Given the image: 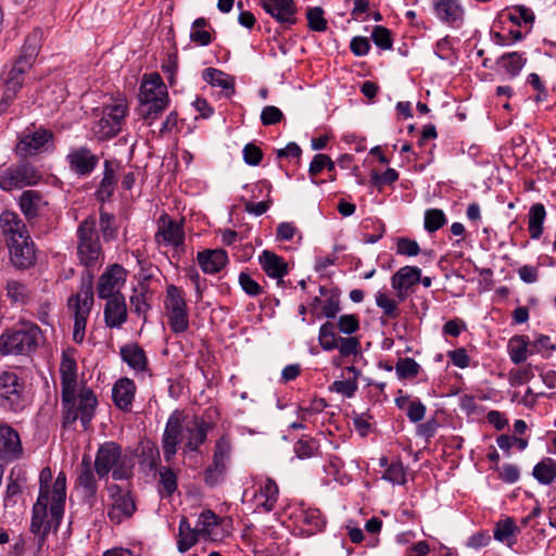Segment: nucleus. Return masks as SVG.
<instances>
[{"label": "nucleus", "instance_id": "nucleus-1", "mask_svg": "<svg viewBox=\"0 0 556 556\" xmlns=\"http://www.w3.org/2000/svg\"><path fill=\"white\" fill-rule=\"evenodd\" d=\"M134 462L113 441L102 443L96 454L94 470L100 479L112 472L114 480L128 479L132 475Z\"/></svg>", "mask_w": 556, "mask_h": 556}, {"label": "nucleus", "instance_id": "nucleus-2", "mask_svg": "<svg viewBox=\"0 0 556 556\" xmlns=\"http://www.w3.org/2000/svg\"><path fill=\"white\" fill-rule=\"evenodd\" d=\"M76 237L77 257L80 265L88 269L101 266L104 261V252L97 230L94 215H89L79 223Z\"/></svg>", "mask_w": 556, "mask_h": 556}, {"label": "nucleus", "instance_id": "nucleus-3", "mask_svg": "<svg viewBox=\"0 0 556 556\" xmlns=\"http://www.w3.org/2000/svg\"><path fill=\"white\" fill-rule=\"evenodd\" d=\"M138 98V113L151 125L168 105L167 88L159 74H151L143 79Z\"/></svg>", "mask_w": 556, "mask_h": 556}, {"label": "nucleus", "instance_id": "nucleus-4", "mask_svg": "<svg viewBox=\"0 0 556 556\" xmlns=\"http://www.w3.org/2000/svg\"><path fill=\"white\" fill-rule=\"evenodd\" d=\"M75 392L72 391L67 401L62 397L63 425L66 427L79 419L83 428L87 430L94 416L98 401L93 391L89 388H81L77 395Z\"/></svg>", "mask_w": 556, "mask_h": 556}, {"label": "nucleus", "instance_id": "nucleus-5", "mask_svg": "<svg viewBox=\"0 0 556 556\" xmlns=\"http://www.w3.org/2000/svg\"><path fill=\"white\" fill-rule=\"evenodd\" d=\"M52 481V471L49 467H45L40 471L39 476V495L38 498H46L50 501V515L52 520L55 522V527L60 525V521L64 514V506L66 500V476L64 472H60L50 489Z\"/></svg>", "mask_w": 556, "mask_h": 556}, {"label": "nucleus", "instance_id": "nucleus-6", "mask_svg": "<svg viewBox=\"0 0 556 556\" xmlns=\"http://www.w3.org/2000/svg\"><path fill=\"white\" fill-rule=\"evenodd\" d=\"M40 329L35 324H23L18 329H12L0 337V352L4 355H24L37 346Z\"/></svg>", "mask_w": 556, "mask_h": 556}, {"label": "nucleus", "instance_id": "nucleus-7", "mask_svg": "<svg viewBox=\"0 0 556 556\" xmlns=\"http://www.w3.org/2000/svg\"><path fill=\"white\" fill-rule=\"evenodd\" d=\"M108 518L113 525H121L123 521L132 518L137 511V504L134 494L118 484L108 488Z\"/></svg>", "mask_w": 556, "mask_h": 556}, {"label": "nucleus", "instance_id": "nucleus-8", "mask_svg": "<svg viewBox=\"0 0 556 556\" xmlns=\"http://www.w3.org/2000/svg\"><path fill=\"white\" fill-rule=\"evenodd\" d=\"M41 179L39 170L27 162H21L0 173V188L4 191L35 186Z\"/></svg>", "mask_w": 556, "mask_h": 556}, {"label": "nucleus", "instance_id": "nucleus-9", "mask_svg": "<svg viewBox=\"0 0 556 556\" xmlns=\"http://www.w3.org/2000/svg\"><path fill=\"white\" fill-rule=\"evenodd\" d=\"M25 406L24 383L13 371L0 374V407L17 412Z\"/></svg>", "mask_w": 556, "mask_h": 556}, {"label": "nucleus", "instance_id": "nucleus-10", "mask_svg": "<svg viewBox=\"0 0 556 556\" xmlns=\"http://www.w3.org/2000/svg\"><path fill=\"white\" fill-rule=\"evenodd\" d=\"M126 113L127 104L124 100L105 106L102 117L92 127L97 138L106 140L115 137L121 131Z\"/></svg>", "mask_w": 556, "mask_h": 556}, {"label": "nucleus", "instance_id": "nucleus-11", "mask_svg": "<svg viewBox=\"0 0 556 556\" xmlns=\"http://www.w3.org/2000/svg\"><path fill=\"white\" fill-rule=\"evenodd\" d=\"M200 535L213 542H219L231 532L232 520L228 517H218L213 510H203L198 519Z\"/></svg>", "mask_w": 556, "mask_h": 556}, {"label": "nucleus", "instance_id": "nucleus-12", "mask_svg": "<svg viewBox=\"0 0 556 556\" xmlns=\"http://www.w3.org/2000/svg\"><path fill=\"white\" fill-rule=\"evenodd\" d=\"M93 301V274L87 270L81 277L79 292L68 298L67 306L73 312L74 318L88 319Z\"/></svg>", "mask_w": 556, "mask_h": 556}, {"label": "nucleus", "instance_id": "nucleus-13", "mask_svg": "<svg viewBox=\"0 0 556 556\" xmlns=\"http://www.w3.org/2000/svg\"><path fill=\"white\" fill-rule=\"evenodd\" d=\"M184 431L182 416L180 413L174 412L167 419L162 437L163 455L167 463L176 455L177 447L182 441Z\"/></svg>", "mask_w": 556, "mask_h": 556}, {"label": "nucleus", "instance_id": "nucleus-14", "mask_svg": "<svg viewBox=\"0 0 556 556\" xmlns=\"http://www.w3.org/2000/svg\"><path fill=\"white\" fill-rule=\"evenodd\" d=\"M127 271L119 264L109 266L100 276L98 282V296L100 299H110L117 295L119 289L124 286Z\"/></svg>", "mask_w": 556, "mask_h": 556}, {"label": "nucleus", "instance_id": "nucleus-15", "mask_svg": "<svg viewBox=\"0 0 556 556\" xmlns=\"http://www.w3.org/2000/svg\"><path fill=\"white\" fill-rule=\"evenodd\" d=\"M10 260L16 268L25 269L35 264L36 253L34 243L29 235L23 236L21 239H12L8 243Z\"/></svg>", "mask_w": 556, "mask_h": 556}, {"label": "nucleus", "instance_id": "nucleus-16", "mask_svg": "<svg viewBox=\"0 0 556 556\" xmlns=\"http://www.w3.org/2000/svg\"><path fill=\"white\" fill-rule=\"evenodd\" d=\"M22 456L23 447L17 431L8 425H0V462L8 464Z\"/></svg>", "mask_w": 556, "mask_h": 556}, {"label": "nucleus", "instance_id": "nucleus-17", "mask_svg": "<svg viewBox=\"0 0 556 556\" xmlns=\"http://www.w3.org/2000/svg\"><path fill=\"white\" fill-rule=\"evenodd\" d=\"M66 162L72 172L78 176L90 175L99 164V156L87 147L71 150L66 155Z\"/></svg>", "mask_w": 556, "mask_h": 556}, {"label": "nucleus", "instance_id": "nucleus-18", "mask_svg": "<svg viewBox=\"0 0 556 556\" xmlns=\"http://www.w3.org/2000/svg\"><path fill=\"white\" fill-rule=\"evenodd\" d=\"M53 138L50 130L39 128L30 134H24L15 147V153L21 157L36 154Z\"/></svg>", "mask_w": 556, "mask_h": 556}, {"label": "nucleus", "instance_id": "nucleus-19", "mask_svg": "<svg viewBox=\"0 0 556 556\" xmlns=\"http://www.w3.org/2000/svg\"><path fill=\"white\" fill-rule=\"evenodd\" d=\"M155 239L159 243L166 245H173L175 248L182 247L185 242L182 224L170 219L167 215L161 216Z\"/></svg>", "mask_w": 556, "mask_h": 556}, {"label": "nucleus", "instance_id": "nucleus-20", "mask_svg": "<svg viewBox=\"0 0 556 556\" xmlns=\"http://www.w3.org/2000/svg\"><path fill=\"white\" fill-rule=\"evenodd\" d=\"M420 274L419 267L404 266L392 276L391 286L396 291L399 302L406 300L409 289L419 282Z\"/></svg>", "mask_w": 556, "mask_h": 556}, {"label": "nucleus", "instance_id": "nucleus-21", "mask_svg": "<svg viewBox=\"0 0 556 556\" xmlns=\"http://www.w3.org/2000/svg\"><path fill=\"white\" fill-rule=\"evenodd\" d=\"M103 309L104 323L108 328H121L127 321V305L125 296L117 293L114 298L105 299Z\"/></svg>", "mask_w": 556, "mask_h": 556}, {"label": "nucleus", "instance_id": "nucleus-22", "mask_svg": "<svg viewBox=\"0 0 556 556\" xmlns=\"http://www.w3.org/2000/svg\"><path fill=\"white\" fill-rule=\"evenodd\" d=\"M262 5L278 23L295 24L296 8L293 0H263Z\"/></svg>", "mask_w": 556, "mask_h": 556}, {"label": "nucleus", "instance_id": "nucleus-23", "mask_svg": "<svg viewBox=\"0 0 556 556\" xmlns=\"http://www.w3.org/2000/svg\"><path fill=\"white\" fill-rule=\"evenodd\" d=\"M136 390L134 380L127 377L118 379L112 388V399L115 406L123 412H130Z\"/></svg>", "mask_w": 556, "mask_h": 556}, {"label": "nucleus", "instance_id": "nucleus-24", "mask_svg": "<svg viewBox=\"0 0 556 556\" xmlns=\"http://www.w3.org/2000/svg\"><path fill=\"white\" fill-rule=\"evenodd\" d=\"M258 263L265 274L277 279L278 285H282V278L288 274V263L276 253L264 250L258 256Z\"/></svg>", "mask_w": 556, "mask_h": 556}, {"label": "nucleus", "instance_id": "nucleus-25", "mask_svg": "<svg viewBox=\"0 0 556 556\" xmlns=\"http://www.w3.org/2000/svg\"><path fill=\"white\" fill-rule=\"evenodd\" d=\"M61 375V393L64 401H67V396H71L72 391H76L77 387V365L76 361L63 353L62 361L60 364Z\"/></svg>", "mask_w": 556, "mask_h": 556}, {"label": "nucleus", "instance_id": "nucleus-26", "mask_svg": "<svg viewBox=\"0 0 556 556\" xmlns=\"http://www.w3.org/2000/svg\"><path fill=\"white\" fill-rule=\"evenodd\" d=\"M198 263L205 274H216L228 263V255L222 249L204 250L197 255Z\"/></svg>", "mask_w": 556, "mask_h": 556}, {"label": "nucleus", "instance_id": "nucleus-27", "mask_svg": "<svg viewBox=\"0 0 556 556\" xmlns=\"http://www.w3.org/2000/svg\"><path fill=\"white\" fill-rule=\"evenodd\" d=\"M433 10L437 17L447 24L462 22L465 13L459 0H435Z\"/></svg>", "mask_w": 556, "mask_h": 556}, {"label": "nucleus", "instance_id": "nucleus-28", "mask_svg": "<svg viewBox=\"0 0 556 556\" xmlns=\"http://www.w3.org/2000/svg\"><path fill=\"white\" fill-rule=\"evenodd\" d=\"M0 227L7 237V243H11L12 239L18 240L23 236L29 235L24 222L11 211H5L0 215Z\"/></svg>", "mask_w": 556, "mask_h": 556}, {"label": "nucleus", "instance_id": "nucleus-29", "mask_svg": "<svg viewBox=\"0 0 556 556\" xmlns=\"http://www.w3.org/2000/svg\"><path fill=\"white\" fill-rule=\"evenodd\" d=\"M76 486L84 490L88 496H94L98 490V483L93 470L91 468L90 457L85 455L79 465L78 476L76 478Z\"/></svg>", "mask_w": 556, "mask_h": 556}, {"label": "nucleus", "instance_id": "nucleus-30", "mask_svg": "<svg viewBox=\"0 0 556 556\" xmlns=\"http://www.w3.org/2000/svg\"><path fill=\"white\" fill-rule=\"evenodd\" d=\"M122 359L135 371H144L148 358L143 349L137 343L125 344L121 348Z\"/></svg>", "mask_w": 556, "mask_h": 556}, {"label": "nucleus", "instance_id": "nucleus-31", "mask_svg": "<svg viewBox=\"0 0 556 556\" xmlns=\"http://www.w3.org/2000/svg\"><path fill=\"white\" fill-rule=\"evenodd\" d=\"M208 429L210 425L198 418H194L192 422H188L185 426V431L187 432L186 448L188 451H197L205 442Z\"/></svg>", "mask_w": 556, "mask_h": 556}, {"label": "nucleus", "instance_id": "nucleus-32", "mask_svg": "<svg viewBox=\"0 0 556 556\" xmlns=\"http://www.w3.org/2000/svg\"><path fill=\"white\" fill-rule=\"evenodd\" d=\"M49 502L50 501L43 497L37 498V502L33 506L30 531L34 534H48L51 530V521L47 520V510Z\"/></svg>", "mask_w": 556, "mask_h": 556}, {"label": "nucleus", "instance_id": "nucleus-33", "mask_svg": "<svg viewBox=\"0 0 556 556\" xmlns=\"http://www.w3.org/2000/svg\"><path fill=\"white\" fill-rule=\"evenodd\" d=\"M497 66L510 78L517 77L527 64L525 53L517 51L507 52L496 60Z\"/></svg>", "mask_w": 556, "mask_h": 556}, {"label": "nucleus", "instance_id": "nucleus-34", "mask_svg": "<svg viewBox=\"0 0 556 556\" xmlns=\"http://www.w3.org/2000/svg\"><path fill=\"white\" fill-rule=\"evenodd\" d=\"M279 495L277 483L267 478L260 486L258 493L255 495L257 500V507L263 508L264 511L269 513L275 508Z\"/></svg>", "mask_w": 556, "mask_h": 556}, {"label": "nucleus", "instance_id": "nucleus-35", "mask_svg": "<svg viewBox=\"0 0 556 556\" xmlns=\"http://www.w3.org/2000/svg\"><path fill=\"white\" fill-rule=\"evenodd\" d=\"M199 536L201 535L198 526L191 528L188 519L182 517L178 527L177 549L182 554L188 552L198 543Z\"/></svg>", "mask_w": 556, "mask_h": 556}, {"label": "nucleus", "instance_id": "nucleus-36", "mask_svg": "<svg viewBox=\"0 0 556 556\" xmlns=\"http://www.w3.org/2000/svg\"><path fill=\"white\" fill-rule=\"evenodd\" d=\"M43 33L40 28L34 29L25 39L22 48L21 55L17 58L20 61L27 62L33 66L42 42Z\"/></svg>", "mask_w": 556, "mask_h": 556}, {"label": "nucleus", "instance_id": "nucleus-37", "mask_svg": "<svg viewBox=\"0 0 556 556\" xmlns=\"http://www.w3.org/2000/svg\"><path fill=\"white\" fill-rule=\"evenodd\" d=\"M116 184H117V178L115 175V170L112 166V162L106 160L104 162L103 178H102L100 186L96 192L98 200H100L101 202L108 201L114 193Z\"/></svg>", "mask_w": 556, "mask_h": 556}, {"label": "nucleus", "instance_id": "nucleus-38", "mask_svg": "<svg viewBox=\"0 0 556 556\" xmlns=\"http://www.w3.org/2000/svg\"><path fill=\"white\" fill-rule=\"evenodd\" d=\"M532 476L540 484H552L556 479V460L544 457L533 467Z\"/></svg>", "mask_w": 556, "mask_h": 556}, {"label": "nucleus", "instance_id": "nucleus-39", "mask_svg": "<svg viewBox=\"0 0 556 556\" xmlns=\"http://www.w3.org/2000/svg\"><path fill=\"white\" fill-rule=\"evenodd\" d=\"M528 230L530 238L538 240L543 233V224L546 217V211L542 203L533 204L529 210Z\"/></svg>", "mask_w": 556, "mask_h": 556}, {"label": "nucleus", "instance_id": "nucleus-40", "mask_svg": "<svg viewBox=\"0 0 556 556\" xmlns=\"http://www.w3.org/2000/svg\"><path fill=\"white\" fill-rule=\"evenodd\" d=\"M41 204V194L36 190H26L21 194L20 207L28 219L37 216Z\"/></svg>", "mask_w": 556, "mask_h": 556}, {"label": "nucleus", "instance_id": "nucleus-41", "mask_svg": "<svg viewBox=\"0 0 556 556\" xmlns=\"http://www.w3.org/2000/svg\"><path fill=\"white\" fill-rule=\"evenodd\" d=\"M530 343L525 336H515L508 342V353L514 364L525 362L530 353Z\"/></svg>", "mask_w": 556, "mask_h": 556}, {"label": "nucleus", "instance_id": "nucleus-42", "mask_svg": "<svg viewBox=\"0 0 556 556\" xmlns=\"http://www.w3.org/2000/svg\"><path fill=\"white\" fill-rule=\"evenodd\" d=\"M203 79L212 86L220 87L223 90L235 92L233 79L224 72L208 67L203 71Z\"/></svg>", "mask_w": 556, "mask_h": 556}, {"label": "nucleus", "instance_id": "nucleus-43", "mask_svg": "<svg viewBox=\"0 0 556 556\" xmlns=\"http://www.w3.org/2000/svg\"><path fill=\"white\" fill-rule=\"evenodd\" d=\"M340 337L336 334V325L326 321L319 328L318 342L324 351H333L338 346Z\"/></svg>", "mask_w": 556, "mask_h": 556}, {"label": "nucleus", "instance_id": "nucleus-44", "mask_svg": "<svg viewBox=\"0 0 556 556\" xmlns=\"http://www.w3.org/2000/svg\"><path fill=\"white\" fill-rule=\"evenodd\" d=\"M30 67L27 62L16 60L4 79V86L21 89L24 83V75Z\"/></svg>", "mask_w": 556, "mask_h": 556}, {"label": "nucleus", "instance_id": "nucleus-45", "mask_svg": "<svg viewBox=\"0 0 556 556\" xmlns=\"http://www.w3.org/2000/svg\"><path fill=\"white\" fill-rule=\"evenodd\" d=\"M177 490V476L168 467L160 469V494L161 496H172Z\"/></svg>", "mask_w": 556, "mask_h": 556}, {"label": "nucleus", "instance_id": "nucleus-46", "mask_svg": "<svg viewBox=\"0 0 556 556\" xmlns=\"http://www.w3.org/2000/svg\"><path fill=\"white\" fill-rule=\"evenodd\" d=\"M376 305L382 309L389 318H396L400 315L399 302L391 299L386 292L378 291L375 295Z\"/></svg>", "mask_w": 556, "mask_h": 556}, {"label": "nucleus", "instance_id": "nucleus-47", "mask_svg": "<svg viewBox=\"0 0 556 556\" xmlns=\"http://www.w3.org/2000/svg\"><path fill=\"white\" fill-rule=\"evenodd\" d=\"M165 308L167 312L187 308L182 291L174 285L168 286L166 289Z\"/></svg>", "mask_w": 556, "mask_h": 556}, {"label": "nucleus", "instance_id": "nucleus-48", "mask_svg": "<svg viewBox=\"0 0 556 556\" xmlns=\"http://www.w3.org/2000/svg\"><path fill=\"white\" fill-rule=\"evenodd\" d=\"M446 216L440 208H428L425 212L424 226L428 232H435L446 224Z\"/></svg>", "mask_w": 556, "mask_h": 556}, {"label": "nucleus", "instance_id": "nucleus-49", "mask_svg": "<svg viewBox=\"0 0 556 556\" xmlns=\"http://www.w3.org/2000/svg\"><path fill=\"white\" fill-rule=\"evenodd\" d=\"M420 370V365L410 357L400 358L395 365L399 379L415 378Z\"/></svg>", "mask_w": 556, "mask_h": 556}, {"label": "nucleus", "instance_id": "nucleus-50", "mask_svg": "<svg viewBox=\"0 0 556 556\" xmlns=\"http://www.w3.org/2000/svg\"><path fill=\"white\" fill-rule=\"evenodd\" d=\"M507 17L518 26L522 23L532 25L535 18L532 10L522 4L513 7L508 12Z\"/></svg>", "mask_w": 556, "mask_h": 556}, {"label": "nucleus", "instance_id": "nucleus-51", "mask_svg": "<svg viewBox=\"0 0 556 556\" xmlns=\"http://www.w3.org/2000/svg\"><path fill=\"white\" fill-rule=\"evenodd\" d=\"M231 455V443L227 437H222L216 441L213 462L217 464L228 465Z\"/></svg>", "mask_w": 556, "mask_h": 556}, {"label": "nucleus", "instance_id": "nucleus-52", "mask_svg": "<svg viewBox=\"0 0 556 556\" xmlns=\"http://www.w3.org/2000/svg\"><path fill=\"white\" fill-rule=\"evenodd\" d=\"M339 353L343 357L358 355L361 353V341L357 337H340L338 346Z\"/></svg>", "mask_w": 556, "mask_h": 556}, {"label": "nucleus", "instance_id": "nucleus-53", "mask_svg": "<svg viewBox=\"0 0 556 556\" xmlns=\"http://www.w3.org/2000/svg\"><path fill=\"white\" fill-rule=\"evenodd\" d=\"M294 453L301 459L314 457L318 453V443L314 439H300L294 444Z\"/></svg>", "mask_w": 556, "mask_h": 556}, {"label": "nucleus", "instance_id": "nucleus-54", "mask_svg": "<svg viewBox=\"0 0 556 556\" xmlns=\"http://www.w3.org/2000/svg\"><path fill=\"white\" fill-rule=\"evenodd\" d=\"M99 224L105 241L115 239L117 235V227L115 226V217L113 214L101 211Z\"/></svg>", "mask_w": 556, "mask_h": 556}, {"label": "nucleus", "instance_id": "nucleus-55", "mask_svg": "<svg viewBox=\"0 0 556 556\" xmlns=\"http://www.w3.org/2000/svg\"><path fill=\"white\" fill-rule=\"evenodd\" d=\"M371 39L374 43L382 49V50H390L393 46V40L391 36V31L386 28L384 26H375L371 31Z\"/></svg>", "mask_w": 556, "mask_h": 556}, {"label": "nucleus", "instance_id": "nucleus-56", "mask_svg": "<svg viewBox=\"0 0 556 556\" xmlns=\"http://www.w3.org/2000/svg\"><path fill=\"white\" fill-rule=\"evenodd\" d=\"M168 313V320L172 330L176 333L184 332L188 329L189 320L187 308H182L179 311H170Z\"/></svg>", "mask_w": 556, "mask_h": 556}, {"label": "nucleus", "instance_id": "nucleus-57", "mask_svg": "<svg viewBox=\"0 0 556 556\" xmlns=\"http://www.w3.org/2000/svg\"><path fill=\"white\" fill-rule=\"evenodd\" d=\"M7 295L14 303H25L27 300V288L17 280H9L5 286Z\"/></svg>", "mask_w": 556, "mask_h": 556}, {"label": "nucleus", "instance_id": "nucleus-58", "mask_svg": "<svg viewBox=\"0 0 556 556\" xmlns=\"http://www.w3.org/2000/svg\"><path fill=\"white\" fill-rule=\"evenodd\" d=\"M140 457L142 464L149 467V469H154L160 462V451L156 445L148 442L141 446Z\"/></svg>", "mask_w": 556, "mask_h": 556}, {"label": "nucleus", "instance_id": "nucleus-59", "mask_svg": "<svg viewBox=\"0 0 556 556\" xmlns=\"http://www.w3.org/2000/svg\"><path fill=\"white\" fill-rule=\"evenodd\" d=\"M338 330L346 336H351L358 331L359 329V319L357 315L354 314H345L341 315L336 325Z\"/></svg>", "mask_w": 556, "mask_h": 556}, {"label": "nucleus", "instance_id": "nucleus-60", "mask_svg": "<svg viewBox=\"0 0 556 556\" xmlns=\"http://www.w3.org/2000/svg\"><path fill=\"white\" fill-rule=\"evenodd\" d=\"M306 17L309 29L314 31H325L327 29V21L324 17V10L321 8L315 7L309 9Z\"/></svg>", "mask_w": 556, "mask_h": 556}, {"label": "nucleus", "instance_id": "nucleus-61", "mask_svg": "<svg viewBox=\"0 0 556 556\" xmlns=\"http://www.w3.org/2000/svg\"><path fill=\"white\" fill-rule=\"evenodd\" d=\"M556 350V345L552 342L548 336H539L530 345V354L536 352L543 356L548 357Z\"/></svg>", "mask_w": 556, "mask_h": 556}, {"label": "nucleus", "instance_id": "nucleus-62", "mask_svg": "<svg viewBox=\"0 0 556 556\" xmlns=\"http://www.w3.org/2000/svg\"><path fill=\"white\" fill-rule=\"evenodd\" d=\"M301 520L311 527V531H320L325 527V520L318 509H306L302 511Z\"/></svg>", "mask_w": 556, "mask_h": 556}, {"label": "nucleus", "instance_id": "nucleus-63", "mask_svg": "<svg viewBox=\"0 0 556 556\" xmlns=\"http://www.w3.org/2000/svg\"><path fill=\"white\" fill-rule=\"evenodd\" d=\"M357 381L355 379L336 380L329 387V390L342 394L343 396L351 399L357 391Z\"/></svg>", "mask_w": 556, "mask_h": 556}, {"label": "nucleus", "instance_id": "nucleus-64", "mask_svg": "<svg viewBox=\"0 0 556 556\" xmlns=\"http://www.w3.org/2000/svg\"><path fill=\"white\" fill-rule=\"evenodd\" d=\"M226 470H227V466L213 462L212 465L205 470V473H204L205 483L210 486H214V485L218 484L223 480V478L226 473Z\"/></svg>", "mask_w": 556, "mask_h": 556}]
</instances>
